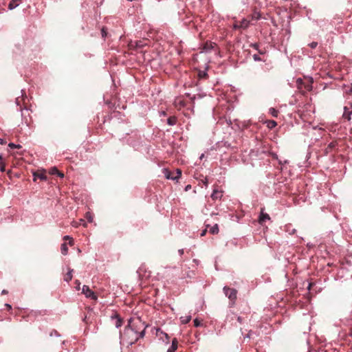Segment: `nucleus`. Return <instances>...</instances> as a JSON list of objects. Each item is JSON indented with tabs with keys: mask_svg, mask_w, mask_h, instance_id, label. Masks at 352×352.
Here are the masks:
<instances>
[{
	"mask_svg": "<svg viewBox=\"0 0 352 352\" xmlns=\"http://www.w3.org/2000/svg\"><path fill=\"white\" fill-rule=\"evenodd\" d=\"M270 113H271V115L273 117H275V118H276L278 114V111L276 109H275L274 108L270 109Z\"/></svg>",
	"mask_w": 352,
	"mask_h": 352,
	"instance_id": "20",
	"label": "nucleus"
},
{
	"mask_svg": "<svg viewBox=\"0 0 352 352\" xmlns=\"http://www.w3.org/2000/svg\"><path fill=\"white\" fill-rule=\"evenodd\" d=\"M314 285V284L313 283H309L308 284V286H307V289H308V290H310V289H311V287H312Z\"/></svg>",
	"mask_w": 352,
	"mask_h": 352,
	"instance_id": "34",
	"label": "nucleus"
},
{
	"mask_svg": "<svg viewBox=\"0 0 352 352\" xmlns=\"http://www.w3.org/2000/svg\"><path fill=\"white\" fill-rule=\"evenodd\" d=\"M5 170H6V169H5V165H4V164H3L2 165H1V166H0V170H1V172H4V171H5Z\"/></svg>",
	"mask_w": 352,
	"mask_h": 352,
	"instance_id": "31",
	"label": "nucleus"
},
{
	"mask_svg": "<svg viewBox=\"0 0 352 352\" xmlns=\"http://www.w3.org/2000/svg\"><path fill=\"white\" fill-rule=\"evenodd\" d=\"M76 289L78 290L80 289V283L78 281V280H76Z\"/></svg>",
	"mask_w": 352,
	"mask_h": 352,
	"instance_id": "32",
	"label": "nucleus"
},
{
	"mask_svg": "<svg viewBox=\"0 0 352 352\" xmlns=\"http://www.w3.org/2000/svg\"><path fill=\"white\" fill-rule=\"evenodd\" d=\"M222 197V192L218 190L217 189H214L213 192L211 195V198L213 200H217L218 199H220Z\"/></svg>",
	"mask_w": 352,
	"mask_h": 352,
	"instance_id": "7",
	"label": "nucleus"
},
{
	"mask_svg": "<svg viewBox=\"0 0 352 352\" xmlns=\"http://www.w3.org/2000/svg\"><path fill=\"white\" fill-rule=\"evenodd\" d=\"M72 270L68 272L64 277V280L67 282H69L72 279Z\"/></svg>",
	"mask_w": 352,
	"mask_h": 352,
	"instance_id": "17",
	"label": "nucleus"
},
{
	"mask_svg": "<svg viewBox=\"0 0 352 352\" xmlns=\"http://www.w3.org/2000/svg\"><path fill=\"white\" fill-rule=\"evenodd\" d=\"M164 174H165V177L167 179H172V180H177L181 177L182 170L180 169H177L175 172L172 173V172L168 170L167 169H165Z\"/></svg>",
	"mask_w": 352,
	"mask_h": 352,
	"instance_id": "2",
	"label": "nucleus"
},
{
	"mask_svg": "<svg viewBox=\"0 0 352 352\" xmlns=\"http://www.w3.org/2000/svg\"><path fill=\"white\" fill-rule=\"evenodd\" d=\"M277 125V123L276 121L274 120H268L267 122V126L270 129H274L276 126Z\"/></svg>",
	"mask_w": 352,
	"mask_h": 352,
	"instance_id": "14",
	"label": "nucleus"
},
{
	"mask_svg": "<svg viewBox=\"0 0 352 352\" xmlns=\"http://www.w3.org/2000/svg\"><path fill=\"white\" fill-rule=\"evenodd\" d=\"M20 0H11L8 4V9L13 10L18 6Z\"/></svg>",
	"mask_w": 352,
	"mask_h": 352,
	"instance_id": "11",
	"label": "nucleus"
},
{
	"mask_svg": "<svg viewBox=\"0 0 352 352\" xmlns=\"http://www.w3.org/2000/svg\"><path fill=\"white\" fill-rule=\"evenodd\" d=\"M351 91L352 92V85H351Z\"/></svg>",
	"mask_w": 352,
	"mask_h": 352,
	"instance_id": "48",
	"label": "nucleus"
},
{
	"mask_svg": "<svg viewBox=\"0 0 352 352\" xmlns=\"http://www.w3.org/2000/svg\"><path fill=\"white\" fill-rule=\"evenodd\" d=\"M177 346H178V342L176 338H174L172 340V344H171L170 347L168 349L167 352H175L177 349Z\"/></svg>",
	"mask_w": 352,
	"mask_h": 352,
	"instance_id": "9",
	"label": "nucleus"
},
{
	"mask_svg": "<svg viewBox=\"0 0 352 352\" xmlns=\"http://www.w3.org/2000/svg\"><path fill=\"white\" fill-rule=\"evenodd\" d=\"M148 45V39H142L136 41L135 42H131L130 43V47L131 49H142L145 46H147Z\"/></svg>",
	"mask_w": 352,
	"mask_h": 352,
	"instance_id": "3",
	"label": "nucleus"
},
{
	"mask_svg": "<svg viewBox=\"0 0 352 352\" xmlns=\"http://www.w3.org/2000/svg\"><path fill=\"white\" fill-rule=\"evenodd\" d=\"M237 320L239 321V322L241 323L243 321V318L241 316H238Z\"/></svg>",
	"mask_w": 352,
	"mask_h": 352,
	"instance_id": "36",
	"label": "nucleus"
},
{
	"mask_svg": "<svg viewBox=\"0 0 352 352\" xmlns=\"http://www.w3.org/2000/svg\"><path fill=\"white\" fill-rule=\"evenodd\" d=\"M122 324V320H121L120 318H118L117 319L116 322V327H121Z\"/></svg>",
	"mask_w": 352,
	"mask_h": 352,
	"instance_id": "26",
	"label": "nucleus"
},
{
	"mask_svg": "<svg viewBox=\"0 0 352 352\" xmlns=\"http://www.w3.org/2000/svg\"><path fill=\"white\" fill-rule=\"evenodd\" d=\"M8 146L11 148H21V146L20 144H15L14 143H10L8 144Z\"/></svg>",
	"mask_w": 352,
	"mask_h": 352,
	"instance_id": "24",
	"label": "nucleus"
},
{
	"mask_svg": "<svg viewBox=\"0 0 352 352\" xmlns=\"http://www.w3.org/2000/svg\"><path fill=\"white\" fill-rule=\"evenodd\" d=\"M258 52H259V54H263L265 53V52L261 51V50H258Z\"/></svg>",
	"mask_w": 352,
	"mask_h": 352,
	"instance_id": "39",
	"label": "nucleus"
},
{
	"mask_svg": "<svg viewBox=\"0 0 352 352\" xmlns=\"http://www.w3.org/2000/svg\"><path fill=\"white\" fill-rule=\"evenodd\" d=\"M216 45L215 43L212 42H206L204 45V49L205 50H210L214 47V46Z\"/></svg>",
	"mask_w": 352,
	"mask_h": 352,
	"instance_id": "12",
	"label": "nucleus"
},
{
	"mask_svg": "<svg viewBox=\"0 0 352 352\" xmlns=\"http://www.w3.org/2000/svg\"><path fill=\"white\" fill-rule=\"evenodd\" d=\"M305 88H306L307 90H310V89H311V86H310V85H308L307 87H305Z\"/></svg>",
	"mask_w": 352,
	"mask_h": 352,
	"instance_id": "41",
	"label": "nucleus"
},
{
	"mask_svg": "<svg viewBox=\"0 0 352 352\" xmlns=\"http://www.w3.org/2000/svg\"><path fill=\"white\" fill-rule=\"evenodd\" d=\"M63 240H65V241H67V240H69V244L70 245H74V241H73V239H72V237H70L69 236H67H67H65L63 237Z\"/></svg>",
	"mask_w": 352,
	"mask_h": 352,
	"instance_id": "21",
	"label": "nucleus"
},
{
	"mask_svg": "<svg viewBox=\"0 0 352 352\" xmlns=\"http://www.w3.org/2000/svg\"><path fill=\"white\" fill-rule=\"evenodd\" d=\"M37 178L41 180H46L47 175L45 172L44 170H38L37 172L34 173V181H36Z\"/></svg>",
	"mask_w": 352,
	"mask_h": 352,
	"instance_id": "5",
	"label": "nucleus"
},
{
	"mask_svg": "<svg viewBox=\"0 0 352 352\" xmlns=\"http://www.w3.org/2000/svg\"><path fill=\"white\" fill-rule=\"evenodd\" d=\"M3 164V159L1 155H0V166Z\"/></svg>",
	"mask_w": 352,
	"mask_h": 352,
	"instance_id": "35",
	"label": "nucleus"
},
{
	"mask_svg": "<svg viewBox=\"0 0 352 352\" xmlns=\"http://www.w3.org/2000/svg\"><path fill=\"white\" fill-rule=\"evenodd\" d=\"M349 336H352V329H350V331H349Z\"/></svg>",
	"mask_w": 352,
	"mask_h": 352,
	"instance_id": "42",
	"label": "nucleus"
},
{
	"mask_svg": "<svg viewBox=\"0 0 352 352\" xmlns=\"http://www.w3.org/2000/svg\"><path fill=\"white\" fill-rule=\"evenodd\" d=\"M191 320V316H186V317H181V320H182V322L183 324H186L188 323V322H190Z\"/></svg>",
	"mask_w": 352,
	"mask_h": 352,
	"instance_id": "18",
	"label": "nucleus"
},
{
	"mask_svg": "<svg viewBox=\"0 0 352 352\" xmlns=\"http://www.w3.org/2000/svg\"><path fill=\"white\" fill-rule=\"evenodd\" d=\"M193 322H194L195 327H199L201 324L200 321L197 318L194 320Z\"/></svg>",
	"mask_w": 352,
	"mask_h": 352,
	"instance_id": "27",
	"label": "nucleus"
},
{
	"mask_svg": "<svg viewBox=\"0 0 352 352\" xmlns=\"http://www.w3.org/2000/svg\"><path fill=\"white\" fill-rule=\"evenodd\" d=\"M223 292L226 296L232 302V305L234 304L235 300L236 299L237 291L235 289L230 288L228 287H224Z\"/></svg>",
	"mask_w": 352,
	"mask_h": 352,
	"instance_id": "1",
	"label": "nucleus"
},
{
	"mask_svg": "<svg viewBox=\"0 0 352 352\" xmlns=\"http://www.w3.org/2000/svg\"><path fill=\"white\" fill-rule=\"evenodd\" d=\"M349 108H350V112H351V114H352V104L351 105V107Z\"/></svg>",
	"mask_w": 352,
	"mask_h": 352,
	"instance_id": "46",
	"label": "nucleus"
},
{
	"mask_svg": "<svg viewBox=\"0 0 352 352\" xmlns=\"http://www.w3.org/2000/svg\"><path fill=\"white\" fill-rule=\"evenodd\" d=\"M309 46L312 48V49H314L316 48L317 46H318V43L317 42H312L309 44Z\"/></svg>",
	"mask_w": 352,
	"mask_h": 352,
	"instance_id": "28",
	"label": "nucleus"
},
{
	"mask_svg": "<svg viewBox=\"0 0 352 352\" xmlns=\"http://www.w3.org/2000/svg\"><path fill=\"white\" fill-rule=\"evenodd\" d=\"M60 250H61V253L63 255H66L67 254V252H68V248H67V244L65 243H63L61 245Z\"/></svg>",
	"mask_w": 352,
	"mask_h": 352,
	"instance_id": "16",
	"label": "nucleus"
},
{
	"mask_svg": "<svg viewBox=\"0 0 352 352\" xmlns=\"http://www.w3.org/2000/svg\"><path fill=\"white\" fill-rule=\"evenodd\" d=\"M176 122H177V118L175 116H170L167 120V123L170 126L175 124Z\"/></svg>",
	"mask_w": 352,
	"mask_h": 352,
	"instance_id": "13",
	"label": "nucleus"
},
{
	"mask_svg": "<svg viewBox=\"0 0 352 352\" xmlns=\"http://www.w3.org/2000/svg\"><path fill=\"white\" fill-rule=\"evenodd\" d=\"M145 328V327H143V329L140 331L139 336L135 338V342H136L140 338H143L144 336Z\"/></svg>",
	"mask_w": 352,
	"mask_h": 352,
	"instance_id": "22",
	"label": "nucleus"
},
{
	"mask_svg": "<svg viewBox=\"0 0 352 352\" xmlns=\"http://www.w3.org/2000/svg\"><path fill=\"white\" fill-rule=\"evenodd\" d=\"M246 337L250 338V333H248L245 337H244V339H245Z\"/></svg>",
	"mask_w": 352,
	"mask_h": 352,
	"instance_id": "45",
	"label": "nucleus"
},
{
	"mask_svg": "<svg viewBox=\"0 0 352 352\" xmlns=\"http://www.w3.org/2000/svg\"><path fill=\"white\" fill-rule=\"evenodd\" d=\"M82 290V293L87 298H89L94 300H97L98 296L92 290L90 289L89 286L83 285Z\"/></svg>",
	"mask_w": 352,
	"mask_h": 352,
	"instance_id": "4",
	"label": "nucleus"
},
{
	"mask_svg": "<svg viewBox=\"0 0 352 352\" xmlns=\"http://www.w3.org/2000/svg\"><path fill=\"white\" fill-rule=\"evenodd\" d=\"M0 144L3 145V144H6V142L3 139L0 138Z\"/></svg>",
	"mask_w": 352,
	"mask_h": 352,
	"instance_id": "38",
	"label": "nucleus"
},
{
	"mask_svg": "<svg viewBox=\"0 0 352 352\" xmlns=\"http://www.w3.org/2000/svg\"><path fill=\"white\" fill-rule=\"evenodd\" d=\"M270 215L267 213H264L263 209H262L261 215L258 219V223L262 225L265 221V220H270Z\"/></svg>",
	"mask_w": 352,
	"mask_h": 352,
	"instance_id": "6",
	"label": "nucleus"
},
{
	"mask_svg": "<svg viewBox=\"0 0 352 352\" xmlns=\"http://www.w3.org/2000/svg\"><path fill=\"white\" fill-rule=\"evenodd\" d=\"M101 33H102V36L103 38H104L105 36H107V32H106V30H105L104 28H103L102 29Z\"/></svg>",
	"mask_w": 352,
	"mask_h": 352,
	"instance_id": "29",
	"label": "nucleus"
},
{
	"mask_svg": "<svg viewBox=\"0 0 352 352\" xmlns=\"http://www.w3.org/2000/svg\"><path fill=\"white\" fill-rule=\"evenodd\" d=\"M248 25H249V21H248L246 20H243V21L241 22V24L239 27L245 29V28H248Z\"/></svg>",
	"mask_w": 352,
	"mask_h": 352,
	"instance_id": "19",
	"label": "nucleus"
},
{
	"mask_svg": "<svg viewBox=\"0 0 352 352\" xmlns=\"http://www.w3.org/2000/svg\"><path fill=\"white\" fill-rule=\"evenodd\" d=\"M6 306L7 307V308H8L9 309H10L12 307L10 305L8 304H6Z\"/></svg>",
	"mask_w": 352,
	"mask_h": 352,
	"instance_id": "40",
	"label": "nucleus"
},
{
	"mask_svg": "<svg viewBox=\"0 0 352 352\" xmlns=\"http://www.w3.org/2000/svg\"><path fill=\"white\" fill-rule=\"evenodd\" d=\"M138 323H140V322H141V321L138 319Z\"/></svg>",
	"mask_w": 352,
	"mask_h": 352,
	"instance_id": "47",
	"label": "nucleus"
},
{
	"mask_svg": "<svg viewBox=\"0 0 352 352\" xmlns=\"http://www.w3.org/2000/svg\"><path fill=\"white\" fill-rule=\"evenodd\" d=\"M253 58L255 61H261V60L264 61V60L258 54L253 55Z\"/></svg>",
	"mask_w": 352,
	"mask_h": 352,
	"instance_id": "25",
	"label": "nucleus"
},
{
	"mask_svg": "<svg viewBox=\"0 0 352 352\" xmlns=\"http://www.w3.org/2000/svg\"><path fill=\"white\" fill-rule=\"evenodd\" d=\"M351 112H350V108L349 107H344V113H343V116L342 117L347 120L348 121L351 120Z\"/></svg>",
	"mask_w": 352,
	"mask_h": 352,
	"instance_id": "8",
	"label": "nucleus"
},
{
	"mask_svg": "<svg viewBox=\"0 0 352 352\" xmlns=\"http://www.w3.org/2000/svg\"><path fill=\"white\" fill-rule=\"evenodd\" d=\"M179 253H180V254H184V250H179Z\"/></svg>",
	"mask_w": 352,
	"mask_h": 352,
	"instance_id": "44",
	"label": "nucleus"
},
{
	"mask_svg": "<svg viewBox=\"0 0 352 352\" xmlns=\"http://www.w3.org/2000/svg\"><path fill=\"white\" fill-rule=\"evenodd\" d=\"M336 146V142H331V143L328 145V146H327V149H326V150H327V152H329V150L332 149V148H334Z\"/></svg>",
	"mask_w": 352,
	"mask_h": 352,
	"instance_id": "23",
	"label": "nucleus"
},
{
	"mask_svg": "<svg viewBox=\"0 0 352 352\" xmlns=\"http://www.w3.org/2000/svg\"><path fill=\"white\" fill-rule=\"evenodd\" d=\"M190 188V185H188L186 187V190H187L188 189Z\"/></svg>",
	"mask_w": 352,
	"mask_h": 352,
	"instance_id": "43",
	"label": "nucleus"
},
{
	"mask_svg": "<svg viewBox=\"0 0 352 352\" xmlns=\"http://www.w3.org/2000/svg\"><path fill=\"white\" fill-rule=\"evenodd\" d=\"M207 232V229H205L204 230H202L201 233L200 234H201V236H205V234H206Z\"/></svg>",
	"mask_w": 352,
	"mask_h": 352,
	"instance_id": "33",
	"label": "nucleus"
},
{
	"mask_svg": "<svg viewBox=\"0 0 352 352\" xmlns=\"http://www.w3.org/2000/svg\"><path fill=\"white\" fill-rule=\"evenodd\" d=\"M7 294H8V291H7V290H6V289H3V290L2 291V292H1V294H2V295Z\"/></svg>",
	"mask_w": 352,
	"mask_h": 352,
	"instance_id": "37",
	"label": "nucleus"
},
{
	"mask_svg": "<svg viewBox=\"0 0 352 352\" xmlns=\"http://www.w3.org/2000/svg\"><path fill=\"white\" fill-rule=\"evenodd\" d=\"M251 47H254L255 50H258V43H252L250 45Z\"/></svg>",
	"mask_w": 352,
	"mask_h": 352,
	"instance_id": "30",
	"label": "nucleus"
},
{
	"mask_svg": "<svg viewBox=\"0 0 352 352\" xmlns=\"http://www.w3.org/2000/svg\"><path fill=\"white\" fill-rule=\"evenodd\" d=\"M49 173L51 175H57L58 177L61 178L64 177V174L60 172L56 167L51 168Z\"/></svg>",
	"mask_w": 352,
	"mask_h": 352,
	"instance_id": "10",
	"label": "nucleus"
},
{
	"mask_svg": "<svg viewBox=\"0 0 352 352\" xmlns=\"http://www.w3.org/2000/svg\"><path fill=\"white\" fill-rule=\"evenodd\" d=\"M211 234H217L219 232V227L217 224H215L212 227L210 228V231Z\"/></svg>",
	"mask_w": 352,
	"mask_h": 352,
	"instance_id": "15",
	"label": "nucleus"
}]
</instances>
